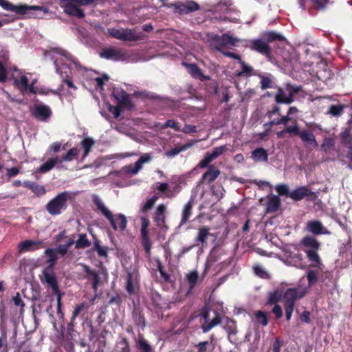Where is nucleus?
<instances>
[{
	"label": "nucleus",
	"instance_id": "obj_55",
	"mask_svg": "<svg viewBox=\"0 0 352 352\" xmlns=\"http://www.w3.org/2000/svg\"><path fill=\"white\" fill-rule=\"evenodd\" d=\"M206 90L209 94H217L219 91L217 83L214 80L206 83Z\"/></svg>",
	"mask_w": 352,
	"mask_h": 352
},
{
	"label": "nucleus",
	"instance_id": "obj_56",
	"mask_svg": "<svg viewBox=\"0 0 352 352\" xmlns=\"http://www.w3.org/2000/svg\"><path fill=\"white\" fill-rule=\"evenodd\" d=\"M158 197L155 195L153 196L151 199H149L145 204L142 208V212H146L148 210L151 209L154 206L155 201L157 200Z\"/></svg>",
	"mask_w": 352,
	"mask_h": 352
},
{
	"label": "nucleus",
	"instance_id": "obj_58",
	"mask_svg": "<svg viewBox=\"0 0 352 352\" xmlns=\"http://www.w3.org/2000/svg\"><path fill=\"white\" fill-rule=\"evenodd\" d=\"M276 190L278 192L279 195H285L289 197L290 192L289 188L286 184H278L276 186Z\"/></svg>",
	"mask_w": 352,
	"mask_h": 352
},
{
	"label": "nucleus",
	"instance_id": "obj_29",
	"mask_svg": "<svg viewBox=\"0 0 352 352\" xmlns=\"http://www.w3.org/2000/svg\"><path fill=\"white\" fill-rule=\"evenodd\" d=\"M210 228L208 226H202L198 229V233L195 241L201 243L202 245L207 243V239L210 235Z\"/></svg>",
	"mask_w": 352,
	"mask_h": 352
},
{
	"label": "nucleus",
	"instance_id": "obj_44",
	"mask_svg": "<svg viewBox=\"0 0 352 352\" xmlns=\"http://www.w3.org/2000/svg\"><path fill=\"white\" fill-rule=\"evenodd\" d=\"M78 153H79V150L77 148H76V147L72 148L67 151V153L65 155H62L61 161L71 162L74 159L77 158Z\"/></svg>",
	"mask_w": 352,
	"mask_h": 352
},
{
	"label": "nucleus",
	"instance_id": "obj_64",
	"mask_svg": "<svg viewBox=\"0 0 352 352\" xmlns=\"http://www.w3.org/2000/svg\"><path fill=\"white\" fill-rule=\"evenodd\" d=\"M208 345V341H204L199 342L195 346L197 349V352H207Z\"/></svg>",
	"mask_w": 352,
	"mask_h": 352
},
{
	"label": "nucleus",
	"instance_id": "obj_33",
	"mask_svg": "<svg viewBox=\"0 0 352 352\" xmlns=\"http://www.w3.org/2000/svg\"><path fill=\"white\" fill-rule=\"evenodd\" d=\"M193 207V200H189L184 206V208L182 211V219L179 223V226H182L184 225L189 219L190 217L192 214V209Z\"/></svg>",
	"mask_w": 352,
	"mask_h": 352
},
{
	"label": "nucleus",
	"instance_id": "obj_4",
	"mask_svg": "<svg viewBox=\"0 0 352 352\" xmlns=\"http://www.w3.org/2000/svg\"><path fill=\"white\" fill-rule=\"evenodd\" d=\"M71 198L67 191L62 192L52 199L45 206L47 212L52 216H57L67 208V201Z\"/></svg>",
	"mask_w": 352,
	"mask_h": 352
},
{
	"label": "nucleus",
	"instance_id": "obj_54",
	"mask_svg": "<svg viewBox=\"0 0 352 352\" xmlns=\"http://www.w3.org/2000/svg\"><path fill=\"white\" fill-rule=\"evenodd\" d=\"M0 352H8L6 332L3 331L0 337Z\"/></svg>",
	"mask_w": 352,
	"mask_h": 352
},
{
	"label": "nucleus",
	"instance_id": "obj_42",
	"mask_svg": "<svg viewBox=\"0 0 352 352\" xmlns=\"http://www.w3.org/2000/svg\"><path fill=\"white\" fill-rule=\"evenodd\" d=\"M241 66V71L238 73L239 76H250L252 74L253 68L241 59L239 62Z\"/></svg>",
	"mask_w": 352,
	"mask_h": 352
},
{
	"label": "nucleus",
	"instance_id": "obj_45",
	"mask_svg": "<svg viewBox=\"0 0 352 352\" xmlns=\"http://www.w3.org/2000/svg\"><path fill=\"white\" fill-rule=\"evenodd\" d=\"M125 289L130 295L135 294V287L133 283V274L130 272L126 275V282L125 285Z\"/></svg>",
	"mask_w": 352,
	"mask_h": 352
},
{
	"label": "nucleus",
	"instance_id": "obj_1",
	"mask_svg": "<svg viewBox=\"0 0 352 352\" xmlns=\"http://www.w3.org/2000/svg\"><path fill=\"white\" fill-rule=\"evenodd\" d=\"M93 201L96 206L98 210H100L104 217L109 221L114 230L120 229L123 231L126 229L127 219L123 214L113 215L112 212L104 206L102 201L98 195H94L93 196Z\"/></svg>",
	"mask_w": 352,
	"mask_h": 352
},
{
	"label": "nucleus",
	"instance_id": "obj_27",
	"mask_svg": "<svg viewBox=\"0 0 352 352\" xmlns=\"http://www.w3.org/2000/svg\"><path fill=\"white\" fill-rule=\"evenodd\" d=\"M186 65L188 69L189 74L194 78L199 79L201 80H204L206 79H210L209 76H206L203 74L201 69L197 66V64L188 63V64H186Z\"/></svg>",
	"mask_w": 352,
	"mask_h": 352
},
{
	"label": "nucleus",
	"instance_id": "obj_38",
	"mask_svg": "<svg viewBox=\"0 0 352 352\" xmlns=\"http://www.w3.org/2000/svg\"><path fill=\"white\" fill-rule=\"evenodd\" d=\"M95 144V141L91 138H85L81 142V145L83 148V157H86L91 151V148Z\"/></svg>",
	"mask_w": 352,
	"mask_h": 352
},
{
	"label": "nucleus",
	"instance_id": "obj_26",
	"mask_svg": "<svg viewBox=\"0 0 352 352\" xmlns=\"http://www.w3.org/2000/svg\"><path fill=\"white\" fill-rule=\"evenodd\" d=\"M23 186L30 189L36 196H42L46 193V190L43 186H41L36 182L29 180L24 181Z\"/></svg>",
	"mask_w": 352,
	"mask_h": 352
},
{
	"label": "nucleus",
	"instance_id": "obj_52",
	"mask_svg": "<svg viewBox=\"0 0 352 352\" xmlns=\"http://www.w3.org/2000/svg\"><path fill=\"white\" fill-rule=\"evenodd\" d=\"M228 150L226 145H222L213 148L212 151L210 153L214 160L221 155L225 151Z\"/></svg>",
	"mask_w": 352,
	"mask_h": 352
},
{
	"label": "nucleus",
	"instance_id": "obj_31",
	"mask_svg": "<svg viewBox=\"0 0 352 352\" xmlns=\"http://www.w3.org/2000/svg\"><path fill=\"white\" fill-rule=\"evenodd\" d=\"M223 323V329L227 331L228 336L232 334H236L237 333V327L236 322L228 317H225L222 319L221 323Z\"/></svg>",
	"mask_w": 352,
	"mask_h": 352
},
{
	"label": "nucleus",
	"instance_id": "obj_49",
	"mask_svg": "<svg viewBox=\"0 0 352 352\" xmlns=\"http://www.w3.org/2000/svg\"><path fill=\"white\" fill-rule=\"evenodd\" d=\"M291 120L289 117V115L283 116L280 118L273 119L270 122L265 123L266 125L273 126V125H279V124H287V123Z\"/></svg>",
	"mask_w": 352,
	"mask_h": 352
},
{
	"label": "nucleus",
	"instance_id": "obj_46",
	"mask_svg": "<svg viewBox=\"0 0 352 352\" xmlns=\"http://www.w3.org/2000/svg\"><path fill=\"white\" fill-rule=\"evenodd\" d=\"M156 263H157V270L159 271L161 276L162 277L164 282H165V283L170 282V276L168 273H166L165 272L164 267L162 263L161 262V261L160 259H157Z\"/></svg>",
	"mask_w": 352,
	"mask_h": 352
},
{
	"label": "nucleus",
	"instance_id": "obj_3",
	"mask_svg": "<svg viewBox=\"0 0 352 352\" xmlns=\"http://www.w3.org/2000/svg\"><path fill=\"white\" fill-rule=\"evenodd\" d=\"M301 244L307 248V249L304 250V252L307 258L311 262L310 266L320 269L323 265L318 253L320 246L318 240L314 236H306L301 240Z\"/></svg>",
	"mask_w": 352,
	"mask_h": 352
},
{
	"label": "nucleus",
	"instance_id": "obj_21",
	"mask_svg": "<svg viewBox=\"0 0 352 352\" xmlns=\"http://www.w3.org/2000/svg\"><path fill=\"white\" fill-rule=\"evenodd\" d=\"M221 171L214 165L208 166V170L201 177V182L206 181L208 184L212 183L220 175Z\"/></svg>",
	"mask_w": 352,
	"mask_h": 352
},
{
	"label": "nucleus",
	"instance_id": "obj_15",
	"mask_svg": "<svg viewBox=\"0 0 352 352\" xmlns=\"http://www.w3.org/2000/svg\"><path fill=\"white\" fill-rule=\"evenodd\" d=\"M307 197H310V199L314 200L316 198V195L305 186L296 188L290 192L289 195V197L296 201H300Z\"/></svg>",
	"mask_w": 352,
	"mask_h": 352
},
{
	"label": "nucleus",
	"instance_id": "obj_43",
	"mask_svg": "<svg viewBox=\"0 0 352 352\" xmlns=\"http://www.w3.org/2000/svg\"><path fill=\"white\" fill-rule=\"evenodd\" d=\"M193 143H186L179 147H175L174 148L168 151L166 153L168 157H175L178 155L180 152L184 151L192 146Z\"/></svg>",
	"mask_w": 352,
	"mask_h": 352
},
{
	"label": "nucleus",
	"instance_id": "obj_7",
	"mask_svg": "<svg viewBox=\"0 0 352 352\" xmlns=\"http://www.w3.org/2000/svg\"><path fill=\"white\" fill-rule=\"evenodd\" d=\"M210 308L208 305L203 307L200 316L204 319V322L201 325L203 333H206L210 331L213 327L221 324L222 318L221 314L215 311L214 317L212 320H209Z\"/></svg>",
	"mask_w": 352,
	"mask_h": 352
},
{
	"label": "nucleus",
	"instance_id": "obj_39",
	"mask_svg": "<svg viewBox=\"0 0 352 352\" xmlns=\"http://www.w3.org/2000/svg\"><path fill=\"white\" fill-rule=\"evenodd\" d=\"M78 239L75 243L76 248L83 249L91 245V242L87 239L86 234H80Z\"/></svg>",
	"mask_w": 352,
	"mask_h": 352
},
{
	"label": "nucleus",
	"instance_id": "obj_62",
	"mask_svg": "<svg viewBox=\"0 0 352 352\" xmlns=\"http://www.w3.org/2000/svg\"><path fill=\"white\" fill-rule=\"evenodd\" d=\"M280 300V296L278 295L277 292H274L270 294V296L267 300V304L272 305L278 302Z\"/></svg>",
	"mask_w": 352,
	"mask_h": 352
},
{
	"label": "nucleus",
	"instance_id": "obj_20",
	"mask_svg": "<svg viewBox=\"0 0 352 352\" xmlns=\"http://www.w3.org/2000/svg\"><path fill=\"white\" fill-rule=\"evenodd\" d=\"M307 230L316 235L329 234L330 232L323 226L319 220L309 221L307 223Z\"/></svg>",
	"mask_w": 352,
	"mask_h": 352
},
{
	"label": "nucleus",
	"instance_id": "obj_23",
	"mask_svg": "<svg viewBox=\"0 0 352 352\" xmlns=\"http://www.w3.org/2000/svg\"><path fill=\"white\" fill-rule=\"evenodd\" d=\"M166 207L164 204L159 205L155 212L153 217L154 221L157 226L162 227L165 223L166 215L165 212Z\"/></svg>",
	"mask_w": 352,
	"mask_h": 352
},
{
	"label": "nucleus",
	"instance_id": "obj_5",
	"mask_svg": "<svg viewBox=\"0 0 352 352\" xmlns=\"http://www.w3.org/2000/svg\"><path fill=\"white\" fill-rule=\"evenodd\" d=\"M109 34L113 38L124 41H139L146 38L145 34L142 32L137 33L135 29L129 28L109 29Z\"/></svg>",
	"mask_w": 352,
	"mask_h": 352
},
{
	"label": "nucleus",
	"instance_id": "obj_25",
	"mask_svg": "<svg viewBox=\"0 0 352 352\" xmlns=\"http://www.w3.org/2000/svg\"><path fill=\"white\" fill-rule=\"evenodd\" d=\"M261 36L268 44L274 41H285L286 40L283 35L276 31H265Z\"/></svg>",
	"mask_w": 352,
	"mask_h": 352
},
{
	"label": "nucleus",
	"instance_id": "obj_8",
	"mask_svg": "<svg viewBox=\"0 0 352 352\" xmlns=\"http://www.w3.org/2000/svg\"><path fill=\"white\" fill-rule=\"evenodd\" d=\"M141 229H140V239L142 245L145 251L146 256L150 258L151 256L152 241L149 236L148 226L150 221L145 217L140 218Z\"/></svg>",
	"mask_w": 352,
	"mask_h": 352
},
{
	"label": "nucleus",
	"instance_id": "obj_11",
	"mask_svg": "<svg viewBox=\"0 0 352 352\" xmlns=\"http://www.w3.org/2000/svg\"><path fill=\"white\" fill-rule=\"evenodd\" d=\"M306 294V291L300 288H288L283 295L284 300L283 306L291 305L294 307L296 301L302 298Z\"/></svg>",
	"mask_w": 352,
	"mask_h": 352
},
{
	"label": "nucleus",
	"instance_id": "obj_6",
	"mask_svg": "<svg viewBox=\"0 0 352 352\" xmlns=\"http://www.w3.org/2000/svg\"><path fill=\"white\" fill-rule=\"evenodd\" d=\"M208 38L211 47L220 52L223 51L222 47L228 45L235 46L239 42L236 38L226 33L221 36L214 33H209Z\"/></svg>",
	"mask_w": 352,
	"mask_h": 352
},
{
	"label": "nucleus",
	"instance_id": "obj_30",
	"mask_svg": "<svg viewBox=\"0 0 352 352\" xmlns=\"http://www.w3.org/2000/svg\"><path fill=\"white\" fill-rule=\"evenodd\" d=\"M251 157L255 162H266L268 160V153H267V151L262 147H258V148H255L252 152Z\"/></svg>",
	"mask_w": 352,
	"mask_h": 352
},
{
	"label": "nucleus",
	"instance_id": "obj_40",
	"mask_svg": "<svg viewBox=\"0 0 352 352\" xmlns=\"http://www.w3.org/2000/svg\"><path fill=\"white\" fill-rule=\"evenodd\" d=\"M199 278V274L197 271H192L186 275V280L189 285L190 292L195 287Z\"/></svg>",
	"mask_w": 352,
	"mask_h": 352
},
{
	"label": "nucleus",
	"instance_id": "obj_17",
	"mask_svg": "<svg viewBox=\"0 0 352 352\" xmlns=\"http://www.w3.org/2000/svg\"><path fill=\"white\" fill-rule=\"evenodd\" d=\"M82 270L86 274L84 276L85 279L91 280L92 282V289L96 292L98 289L100 283V272L91 269L87 265H82Z\"/></svg>",
	"mask_w": 352,
	"mask_h": 352
},
{
	"label": "nucleus",
	"instance_id": "obj_59",
	"mask_svg": "<svg viewBox=\"0 0 352 352\" xmlns=\"http://www.w3.org/2000/svg\"><path fill=\"white\" fill-rule=\"evenodd\" d=\"M64 294H58V296H56V300H57V316L59 317L60 319L63 320L64 318V313L62 311V298Z\"/></svg>",
	"mask_w": 352,
	"mask_h": 352
},
{
	"label": "nucleus",
	"instance_id": "obj_32",
	"mask_svg": "<svg viewBox=\"0 0 352 352\" xmlns=\"http://www.w3.org/2000/svg\"><path fill=\"white\" fill-rule=\"evenodd\" d=\"M294 99L292 98V96L286 95L285 91L282 88H278L277 93L275 95V101L276 103L280 104H291L294 102Z\"/></svg>",
	"mask_w": 352,
	"mask_h": 352
},
{
	"label": "nucleus",
	"instance_id": "obj_16",
	"mask_svg": "<svg viewBox=\"0 0 352 352\" xmlns=\"http://www.w3.org/2000/svg\"><path fill=\"white\" fill-rule=\"evenodd\" d=\"M44 243L42 240L32 241L28 239L19 243L18 250L19 253L34 252L44 248Z\"/></svg>",
	"mask_w": 352,
	"mask_h": 352
},
{
	"label": "nucleus",
	"instance_id": "obj_41",
	"mask_svg": "<svg viewBox=\"0 0 352 352\" xmlns=\"http://www.w3.org/2000/svg\"><path fill=\"white\" fill-rule=\"evenodd\" d=\"M14 85L17 87L22 92L28 90V78L27 76L23 75L19 79L14 80Z\"/></svg>",
	"mask_w": 352,
	"mask_h": 352
},
{
	"label": "nucleus",
	"instance_id": "obj_37",
	"mask_svg": "<svg viewBox=\"0 0 352 352\" xmlns=\"http://www.w3.org/2000/svg\"><path fill=\"white\" fill-rule=\"evenodd\" d=\"M58 157H52L43 163L38 168V172L45 173L52 170L58 163Z\"/></svg>",
	"mask_w": 352,
	"mask_h": 352
},
{
	"label": "nucleus",
	"instance_id": "obj_61",
	"mask_svg": "<svg viewBox=\"0 0 352 352\" xmlns=\"http://www.w3.org/2000/svg\"><path fill=\"white\" fill-rule=\"evenodd\" d=\"M287 89L289 91V95L292 96V98H294V95L298 94L302 90V87L288 85Z\"/></svg>",
	"mask_w": 352,
	"mask_h": 352
},
{
	"label": "nucleus",
	"instance_id": "obj_28",
	"mask_svg": "<svg viewBox=\"0 0 352 352\" xmlns=\"http://www.w3.org/2000/svg\"><path fill=\"white\" fill-rule=\"evenodd\" d=\"M132 318L135 325L144 329L146 326L145 318L142 310L138 307H135L132 311Z\"/></svg>",
	"mask_w": 352,
	"mask_h": 352
},
{
	"label": "nucleus",
	"instance_id": "obj_19",
	"mask_svg": "<svg viewBox=\"0 0 352 352\" xmlns=\"http://www.w3.org/2000/svg\"><path fill=\"white\" fill-rule=\"evenodd\" d=\"M32 114L34 118L45 121L51 116L52 111L47 105L36 104L32 111Z\"/></svg>",
	"mask_w": 352,
	"mask_h": 352
},
{
	"label": "nucleus",
	"instance_id": "obj_10",
	"mask_svg": "<svg viewBox=\"0 0 352 352\" xmlns=\"http://www.w3.org/2000/svg\"><path fill=\"white\" fill-rule=\"evenodd\" d=\"M101 58L113 61H124L126 58V54L122 49L116 47H104L99 53Z\"/></svg>",
	"mask_w": 352,
	"mask_h": 352
},
{
	"label": "nucleus",
	"instance_id": "obj_51",
	"mask_svg": "<svg viewBox=\"0 0 352 352\" xmlns=\"http://www.w3.org/2000/svg\"><path fill=\"white\" fill-rule=\"evenodd\" d=\"M213 160L214 159L212 158L210 153L208 152L204 155L203 160L199 162V163L197 165V167H199V168H205L206 167L208 168V164Z\"/></svg>",
	"mask_w": 352,
	"mask_h": 352
},
{
	"label": "nucleus",
	"instance_id": "obj_22",
	"mask_svg": "<svg viewBox=\"0 0 352 352\" xmlns=\"http://www.w3.org/2000/svg\"><path fill=\"white\" fill-rule=\"evenodd\" d=\"M298 136L301 139L305 146L310 144L314 146V147L318 146L316 137L311 131L305 129L302 130L300 131Z\"/></svg>",
	"mask_w": 352,
	"mask_h": 352
},
{
	"label": "nucleus",
	"instance_id": "obj_24",
	"mask_svg": "<svg viewBox=\"0 0 352 352\" xmlns=\"http://www.w3.org/2000/svg\"><path fill=\"white\" fill-rule=\"evenodd\" d=\"M280 199L278 195L269 197L266 205L265 213H274L276 212L280 206Z\"/></svg>",
	"mask_w": 352,
	"mask_h": 352
},
{
	"label": "nucleus",
	"instance_id": "obj_57",
	"mask_svg": "<svg viewBox=\"0 0 352 352\" xmlns=\"http://www.w3.org/2000/svg\"><path fill=\"white\" fill-rule=\"evenodd\" d=\"M173 128L176 131H180L181 128L179 126L178 123L173 120H168L162 125V129Z\"/></svg>",
	"mask_w": 352,
	"mask_h": 352
},
{
	"label": "nucleus",
	"instance_id": "obj_13",
	"mask_svg": "<svg viewBox=\"0 0 352 352\" xmlns=\"http://www.w3.org/2000/svg\"><path fill=\"white\" fill-rule=\"evenodd\" d=\"M173 6L175 8V11L179 14H190L191 12H195L200 9L199 5L192 0L187 1L186 3H182L180 1L175 2L173 4Z\"/></svg>",
	"mask_w": 352,
	"mask_h": 352
},
{
	"label": "nucleus",
	"instance_id": "obj_53",
	"mask_svg": "<svg viewBox=\"0 0 352 352\" xmlns=\"http://www.w3.org/2000/svg\"><path fill=\"white\" fill-rule=\"evenodd\" d=\"M344 110V105L338 104V105H331L329 109V113L333 116H340Z\"/></svg>",
	"mask_w": 352,
	"mask_h": 352
},
{
	"label": "nucleus",
	"instance_id": "obj_14",
	"mask_svg": "<svg viewBox=\"0 0 352 352\" xmlns=\"http://www.w3.org/2000/svg\"><path fill=\"white\" fill-rule=\"evenodd\" d=\"M43 274L45 282L52 288L54 294L56 296H58V294H64V293H62L59 289L57 278L53 270L45 269L43 271Z\"/></svg>",
	"mask_w": 352,
	"mask_h": 352
},
{
	"label": "nucleus",
	"instance_id": "obj_63",
	"mask_svg": "<svg viewBox=\"0 0 352 352\" xmlns=\"http://www.w3.org/2000/svg\"><path fill=\"white\" fill-rule=\"evenodd\" d=\"M152 159L151 154L146 153L142 155L135 162L139 164L142 168L144 163L149 162Z\"/></svg>",
	"mask_w": 352,
	"mask_h": 352
},
{
	"label": "nucleus",
	"instance_id": "obj_12",
	"mask_svg": "<svg viewBox=\"0 0 352 352\" xmlns=\"http://www.w3.org/2000/svg\"><path fill=\"white\" fill-rule=\"evenodd\" d=\"M87 326L89 328L88 335L89 340L94 341L93 344L97 343L98 348L96 352H103L104 348L105 347L106 345L105 337L103 335V333H101L97 338V339L94 340L95 338H96L98 335V331L94 329L91 322L87 323Z\"/></svg>",
	"mask_w": 352,
	"mask_h": 352
},
{
	"label": "nucleus",
	"instance_id": "obj_18",
	"mask_svg": "<svg viewBox=\"0 0 352 352\" xmlns=\"http://www.w3.org/2000/svg\"><path fill=\"white\" fill-rule=\"evenodd\" d=\"M113 96L120 106L132 109L134 104L129 95L123 89H117L113 91Z\"/></svg>",
	"mask_w": 352,
	"mask_h": 352
},
{
	"label": "nucleus",
	"instance_id": "obj_60",
	"mask_svg": "<svg viewBox=\"0 0 352 352\" xmlns=\"http://www.w3.org/2000/svg\"><path fill=\"white\" fill-rule=\"evenodd\" d=\"M8 79V71L3 62H0V82H5Z\"/></svg>",
	"mask_w": 352,
	"mask_h": 352
},
{
	"label": "nucleus",
	"instance_id": "obj_48",
	"mask_svg": "<svg viewBox=\"0 0 352 352\" xmlns=\"http://www.w3.org/2000/svg\"><path fill=\"white\" fill-rule=\"evenodd\" d=\"M318 272L313 270H309L307 272L306 277L308 281L309 286H312L318 281Z\"/></svg>",
	"mask_w": 352,
	"mask_h": 352
},
{
	"label": "nucleus",
	"instance_id": "obj_9",
	"mask_svg": "<svg viewBox=\"0 0 352 352\" xmlns=\"http://www.w3.org/2000/svg\"><path fill=\"white\" fill-rule=\"evenodd\" d=\"M248 47L253 51L264 55L268 60H271L272 58V47L265 40H263L262 36L261 38L251 40L248 45Z\"/></svg>",
	"mask_w": 352,
	"mask_h": 352
},
{
	"label": "nucleus",
	"instance_id": "obj_47",
	"mask_svg": "<svg viewBox=\"0 0 352 352\" xmlns=\"http://www.w3.org/2000/svg\"><path fill=\"white\" fill-rule=\"evenodd\" d=\"M255 318L258 323L265 327L268 324V318L267 314L262 311H257L254 314Z\"/></svg>",
	"mask_w": 352,
	"mask_h": 352
},
{
	"label": "nucleus",
	"instance_id": "obj_36",
	"mask_svg": "<svg viewBox=\"0 0 352 352\" xmlns=\"http://www.w3.org/2000/svg\"><path fill=\"white\" fill-rule=\"evenodd\" d=\"M67 71L63 72L61 69H58V73L60 74L61 77L63 78V81L67 85V86L74 90L77 89V87L74 85L72 80L70 79V75L72 74V71L69 67H65Z\"/></svg>",
	"mask_w": 352,
	"mask_h": 352
},
{
	"label": "nucleus",
	"instance_id": "obj_50",
	"mask_svg": "<svg viewBox=\"0 0 352 352\" xmlns=\"http://www.w3.org/2000/svg\"><path fill=\"white\" fill-rule=\"evenodd\" d=\"M285 131L288 133L291 137H293L298 136L300 130L299 129L298 123L296 122V121H295V124L294 125L287 126L285 128Z\"/></svg>",
	"mask_w": 352,
	"mask_h": 352
},
{
	"label": "nucleus",
	"instance_id": "obj_2",
	"mask_svg": "<svg viewBox=\"0 0 352 352\" xmlns=\"http://www.w3.org/2000/svg\"><path fill=\"white\" fill-rule=\"evenodd\" d=\"M0 6L4 10L14 12L20 16L27 15L29 18L38 17L37 14L32 12V11H41L43 12V14L50 13L49 8L45 6H29L27 4L16 6L7 0H0Z\"/></svg>",
	"mask_w": 352,
	"mask_h": 352
},
{
	"label": "nucleus",
	"instance_id": "obj_35",
	"mask_svg": "<svg viewBox=\"0 0 352 352\" xmlns=\"http://www.w3.org/2000/svg\"><path fill=\"white\" fill-rule=\"evenodd\" d=\"M136 346L140 352H152L153 348L144 339L142 335L140 334L138 338L135 340Z\"/></svg>",
	"mask_w": 352,
	"mask_h": 352
},
{
	"label": "nucleus",
	"instance_id": "obj_34",
	"mask_svg": "<svg viewBox=\"0 0 352 352\" xmlns=\"http://www.w3.org/2000/svg\"><path fill=\"white\" fill-rule=\"evenodd\" d=\"M45 254L47 257V263H48V267L46 269L53 270L58 259L56 250L53 248H47L45 250Z\"/></svg>",
	"mask_w": 352,
	"mask_h": 352
}]
</instances>
